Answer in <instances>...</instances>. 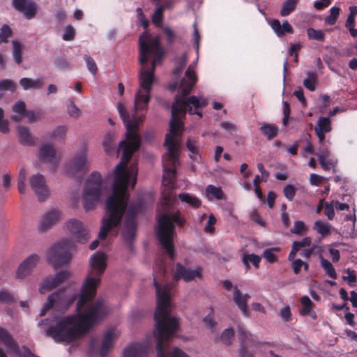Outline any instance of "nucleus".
I'll return each mask as SVG.
<instances>
[{
	"instance_id": "obj_1",
	"label": "nucleus",
	"mask_w": 357,
	"mask_h": 357,
	"mask_svg": "<svg viewBox=\"0 0 357 357\" xmlns=\"http://www.w3.org/2000/svg\"><path fill=\"white\" fill-rule=\"evenodd\" d=\"M139 89L134 100V111L130 113L126 105L118 102L116 109L126 128V138L119 144L123 149L121 162L116 165L113 183V192L107 198L106 213L102 221H121L128 205V188L131 183L133 188L137 179V168L135 165L128 168L127 165L132 154L139 149L140 137L137 133L144 115L137 112L148 109L152 86L156 82L154 75L155 66L160 62L165 52L158 36H152L146 31L139 37Z\"/></svg>"
},
{
	"instance_id": "obj_2",
	"label": "nucleus",
	"mask_w": 357,
	"mask_h": 357,
	"mask_svg": "<svg viewBox=\"0 0 357 357\" xmlns=\"http://www.w3.org/2000/svg\"><path fill=\"white\" fill-rule=\"evenodd\" d=\"M195 68V65L192 63L186 70L179 84V95L176 96L172 107L169 132L166 135L165 140L167 153L162 158V183L166 189L162 192L161 205L163 213L158 218L156 231L158 238H174L176 236L174 223L179 227H183L185 224V220L178 212L169 213L166 208L176 201L172 189L174 188L175 167L178 165V150L183 128L182 118L187 111L190 114H197L202 117V110L207 105L206 100L202 96H192L186 98V96L190 93L197 81Z\"/></svg>"
},
{
	"instance_id": "obj_3",
	"label": "nucleus",
	"mask_w": 357,
	"mask_h": 357,
	"mask_svg": "<svg viewBox=\"0 0 357 357\" xmlns=\"http://www.w3.org/2000/svg\"><path fill=\"white\" fill-rule=\"evenodd\" d=\"M106 255L96 252L90 258L88 276L78 295L76 313L56 317L45 333L56 342L70 344L80 340L102 317L109 312L102 302L94 301L100 276L107 266Z\"/></svg>"
},
{
	"instance_id": "obj_4",
	"label": "nucleus",
	"mask_w": 357,
	"mask_h": 357,
	"mask_svg": "<svg viewBox=\"0 0 357 357\" xmlns=\"http://www.w3.org/2000/svg\"><path fill=\"white\" fill-rule=\"evenodd\" d=\"M157 308L155 313V329L153 332L156 340L157 357H190L178 347L168 350V341L174 335L179 327L178 319L170 315L171 296L169 284L159 285L155 281Z\"/></svg>"
},
{
	"instance_id": "obj_5",
	"label": "nucleus",
	"mask_w": 357,
	"mask_h": 357,
	"mask_svg": "<svg viewBox=\"0 0 357 357\" xmlns=\"http://www.w3.org/2000/svg\"><path fill=\"white\" fill-rule=\"evenodd\" d=\"M105 190L101 175L97 172L91 173L85 183L82 195V205L85 211H89L96 207Z\"/></svg>"
},
{
	"instance_id": "obj_6",
	"label": "nucleus",
	"mask_w": 357,
	"mask_h": 357,
	"mask_svg": "<svg viewBox=\"0 0 357 357\" xmlns=\"http://www.w3.org/2000/svg\"><path fill=\"white\" fill-rule=\"evenodd\" d=\"M90 165L89 146L84 143L64 164L63 174L68 177L79 178L89 171Z\"/></svg>"
},
{
	"instance_id": "obj_7",
	"label": "nucleus",
	"mask_w": 357,
	"mask_h": 357,
	"mask_svg": "<svg viewBox=\"0 0 357 357\" xmlns=\"http://www.w3.org/2000/svg\"><path fill=\"white\" fill-rule=\"evenodd\" d=\"M77 297V294L70 289H61L53 292L48 296L47 301L43 305L40 315L44 316L50 309L58 312H65L70 308Z\"/></svg>"
},
{
	"instance_id": "obj_8",
	"label": "nucleus",
	"mask_w": 357,
	"mask_h": 357,
	"mask_svg": "<svg viewBox=\"0 0 357 357\" xmlns=\"http://www.w3.org/2000/svg\"><path fill=\"white\" fill-rule=\"evenodd\" d=\"M73 243L70 240H63L52 245L47 252V260L56 268L68 264L71 259Z\"/></svg>"
},
{
	"instance_id": "obj_9",
	"label": "nucleus",
	"mask_w": 357,
	"mask_h": 357,
	"mask_svg": "<svg viewBox=\"0 0 357 357\" xmlns=\"http://www.w3.org/2000/svg\"><path fill=\"white\" fill-rule=\"evenodd\" d=\"M62 212L57 208H51L40 216L37 229L39 233H45L58 225L62 220Z\"/></svg>"
},
{
	"instance_id": "obj_10",
	"label": "nucleus",
	"mask_w": 357,
	"mask_h": 357,
	"mask_svg": "<svg viewBox=\"0 0 357 357\" xmlns=\"http://www.w3.org/2000/svg\"><path fill=\"white\" fill-rule=\"evenodd\" d=\"M0 340L3 342L8 350L16 357H40L36 356L26 347H20L10 333L2 328H0Z\"/></svg>"
},
{
	"instance_id": "obj_11",
	"label": "nucleus",
	"mask_w": 357,
	"mask_h": 357,
	"mask_svg": "<svg viewBox=\"0 0 357 357\" xmlns=\"http://www.w3.org/2000/svg\"><path fill=\"white\" fill-rule=\"evenodd\" d=\"M64 227L77 242L84 243L89 238V231L77 219L72 218L68 220L65 223Z\"/></svg>"
},
{
	"instance_id": "obj_12",
	"label": "nucleus",
	"mask_w": 357,
	"mask_h": 357,
	"mask_svg": "<svg viewBox=\"0 0 357 357\" xmlns=\"http://www.w3.org/2000/svg\"><path fill=\"white\" fill-rule=\"evenodd\" d=\"M37 157L40 162L50 164L54 168L59 165L61 160L54 145L50 143L43 144L40 146Z\"/></svg>"
},
{
	"instance_id": "obj_13",
	"label": "nucleus",
	"mask_w": 357,
	"mask_h": 357,
	"mask_svg": "<svg viewBox=\"0 0 357 357\" xmlns=\"http://www.w3.org/2000/svg\"><path fill=\"white\" fill-rule=\"evenodd\" d=\"M70 273L68 271H62L53 275L44 278L39 287V292L44 294L47 291L57 287L69 278Z\"/></svg>"
},
{
	"instance_id": "obj_14",
	"label": "nucleus",
	"mask_w": 357,
	"mask_h": 357,
	"mask_svg": "<svg viewBox=\"0 0 357 357\" xmlns=\"http://www.w3.org/2000/svg\"><path fill=\"white\" fill-rule=\"evenodd\" d=\"M137 211V210L131 205L126 213L121 233L123 241L127 243H130L135 235L136 223L135 220V215Z\"/></svg>"
},
{
	"instance_id": "obj_15",
	"label": "nucleus",
	"mask_w": 357,
	"mask_h": 357,
	"mask_svg": "<svg viewBox=\"0 0 357 357\" xmlns=\"http://www.w3.org/2000/svg\"><path fill=\"white\" fill-rule=\"evenodd\" d=\"M29 183L39 201L47 199L50 195V190L44 176L40 174H33L29 178Z\"/></svg>"
},
{
	"instance_id": "obj_16",
	"label": "nucleus",
	"mask_w": 357,
	"mask_h": 357,
	"mask_svg": "<svg viewBox=\"0 0 357 357\" xmlns=\"http://www.w3.org/2000/svg\"><path fill=\"white\" fill-rule=\"evenodd\" d=\"M40 261V257L36 254H31L24 259L19 265L16 271V278L23 280L29 276Z\"/></svg>"
},
{
	"instance_id": "obj_17",
	"label": "nucleus",
	"mask_w": 357,
	"mask_h": 357,
	"mask_svg": "<svg viewBox=\"0 0 357 357\" xmlns=\"http://www.w3.org/2000/svg\"><path fill=\"white\" fill-rule=\"evenodd\" d=\"M151 347L149 341L130 344L123 350V357H146Z\"/></svg>"
},
{
	"instance_id": "obj_18",
	"label": "nucleus",
	"mask_w": 357,
	"mask_h": 357,
	"mask_svg": "<svg viewBox=\"0 0 357 357\" xmlns=\"http://www.w3.org/2000/svg\"><path fill=\"white\" fill-rule=\"evenodd\" d=\"M241 338L242 340L241 357H254L250 351H255L260 344L257 337L243 331L241 334Z\"/></svg>"
},
{
	"instance_id": "obj_19",
	"label": "nucleus",
	"mask_w": 357,
	"mask_h": 357,
	"mask_svg": "<svg viewBox=\"0 0 357 357\" xmlns=\"http://www.w3.org/2000/svg\"><path fill=\"white\" fill-rule=\"evenodd\" d=\"M202 277V269L196 268L195 269H190L183 266L181 264L176 265L174 278L176 280L183 279L184 281L188 282L195 280V278H200Z\"/></svg>"
},
{
	"instance_id": "obj_20",
	"label": "nucleus",
	"mask_w": 357,
	"mask_h": 357,
	"mask_svg": "<svg viewBox=\"0 0 357 357\" xmlns=\"http://www.w3.org/2000/svg\"><path fill=\"white\" fill-rule=\"evenodd\" d=\"M119 335L120 332L116 328H109L105 331L100 349L101 356H105L112 349L114 342Z\"/></svg>"
},
{
	"instance_id": "obj_21",
	"label": "nucleus",
	"mask_w": 357,
	"mask_h": 357,
	"mask_svg": "<svg viewBox=\"0 0 357 357\" xmlns=\"http://www.w3.org/2000/svg\"><path fill=\"white\" fill-rule=\"evenodd\" d=\"M250 298V296L249 294H243L236 287H234L233 294L234 301L242 313L246 317L248 316V301Z\"/></svg>"
},
{
	"instance_id": "obj_22",
	"label": "nucleus",
	"mask_w": 357,
	"mask_h": 357,
	"mask_svg": "<svg viewBox=\"0 0 357 357\" xmlns=\"http://www.w3.org/2000/svg\"><path fill=\"white\" fill-rule=\"evenodd\" d=\"M26 112V104L23 101H17L12 107L10 119L20 122L25 117Z\"/></svg>"
},
{
	"instance_id": "obj_23",
	"label": "nucleus",
	"mask_w": 357,
	"mask_h": 357,
	"mask_svg": "<svg viewBox=\"0 0 357 357\" xmlns=\"http://www.w3.org/2000/svg\"><path fill=\"white\" fill-rule=\"evenodd\" d=\"M16 133L20 144L27 146L34 144V139L26 127L18 126L16 129Z\"/></svg>"
},
{
	"instance_id": "obj_24",
	"label": "nucleus",
	"mask_w": 357,
	"mask_h": 357,
	"mask_svg": "<svg viewBox=\"0 0 357 357\" xmlns=\"http://www.w3.org/2000/svg\"><path fill=\"white\" fill-rule=\"evenodd\" d=\"M271 25L278 36H282L284 33H293V28L287 20L284 21L282 24H281L279 20H274L271 23Z\"/></svg>"
},
{
	"instance_id": "obj_25",
	"label": "nucleus",
	"mask_w": 357,
	"mask_h": 357,
	"mask_svg": "<svg viewBox=\"0 0 357 357\" xmlns=\"http://www.w3.org/2000/svg\"><path fill=\"white\" fill-rule=\"evenodd\" d=\"M260 126V130L268 139H272L278 135L279 129L275 124L262 123Z\"/></svg>"
},
{
	"instance_id": "obj_26",
	"label": "nucleus",
	"mask_w": 357,
	"mask_h": 357,
	"mask_svg": "<svg viewBox=\"0 0 357 357\" xmlns=\"http://www.w3.org/2000/svg\"><path fill=\"white\" fill-rule=\"evenodd\" d=\"M206 195L209 200L225 199V196L221 188L209 185L206 188Z\"/></svg>"
},
{
	"instance_id": "obj_27",
	"label": "nucleus",
	"mask_w": 357,
	"mask_h": 357,
	"mask_svg": "<svg viewBox=\"0 0 357 357\" xmlns=\"http://www.w3.org/2000/svg\"><path fill=\"white\" fill-rule=\"evenodd\" d=\"M22 43L18 40H13L12 41V55L17 64H20L22 61Z\"/></svg>"
},
{
	"instance_id": "obj_28",
	"label": "nucleus",
	"mask_w": 357,
	"mask_h": 357,
	"mask_svg": "<svg viewBox=\"0 0 357 357\" xmlns=\"http://www.w3.org/2000/svg\"><path fill=\"white\" fill-rule=\"evenodd\" d=\"M313 229L322 236H326L331 234L333 227L328 222L317 220L314 224Z\"/></svg>"
},
{
	"instance_id": "obj_29",
	"label": "nucleus",
	"mask_w": 357,
	"mask_h": 357,
	"mask_svg": "<svg viewBox=\"0 0 357 357\" xmlns=\"http://www.w3.org/2000/svg\"><path fill=\"white\" fill-rule=\"evenodd\" d=\"M20 83L24 90L40 89L43 84L40 79H32L26 77L21 79Z\"/></svg>"
},
{
	"instance_id": "obj_30",
	"label": "nucleus",
	"mask_w": 357,
	"mask_h": 357,
	"mask_svg": "<svg viewBox=\"0 0 357 357\" xmlns=\"http://www.w3.org/2000/svg\"><path fill=\"white\" fill-rule=\"evenodd\" d=\"M299 0H286L282 5L280 15L283 17L288 16L294 12Z\"/></svg>"
},
{
	"instance_id": "obj_31",
	"label": "nucleus",
	"mask_w": 357,
	"mask_h": 357,
	"mask_svg": "<svg viewBox=\"0 0 357 357\" xmlns=\"http://www.w3.org/2000/svg\"><path fill=\"white\" fill-rule=\"evenodd\" d=\"M178 197L182 202H185L194 208L199 207L202 204L198 197L188 193L180 194Z\"/></svg>"
},
{
	"instance_id": "obj_32",
	"label": "nucleus",
	"mask_w": 357,
	"mask_h": 357,
	"mask_svg": "<svg viewBox=\"0 0 357 357\" xmlns=\"http://www.w3.org/2000/svg\"><path fill=\"white\" fill-rule=\"evenodd\" d=\"M66 109L69 116L74 119H78L82 115V110L71 100H68Z\"/></svg>"
},
{
	"instance_id": "obj_33",
	"label": "nucleus",
	"mask_w": 357,
	"mask_h": 357,
	"mask_svg": "<svg viewBox=\"0 0 357 357\" xmlns=\"http://www.w3.org/2000/svg\"><path fill=\"white\" fill-rule=\"evenodd\" d=\"M114 139L115 136L112 133H107L104 137L102 145L105 151L109 155L111 154L114 150Z\"/></svg>"
},
{
	"instance_id": "obj_34",
	"label": "nucleus",
	"mask_w": 357,
	"mask_h": 357,
	"mask_svg": "<svg viewBox=\"0 0 357 357\" xmlns=\"http://www.w3.org/2000/svg\"><path fill=\"white\" fill-rule=\"evenodd\" d=\"M242 259L247 269L250 268V263L252 264L255 268H258L261 261V257L255 254H245L243 256Z\"/></svg>"
},
{
	"instance_id": "obj_35",
	"label": "nucleus",
	"mask_w": 357,
	"mask_h": 357,
	"mask_svg": "<svg viewBox=\"0 0 357 357\" xmlns=\"http://www.w3.org/2000/svg\"><path fill=\"white\" fill-rule=\"evenodd\" d=\"M22 13H23L24 16L26 19L29 20L33 18L37 13L36 4L31 0L25 6V8L22 10Z\"/></svg>"
},
{
	"instance_id": "obj_36",
	"label": "nucleus",
	"mask_w": 357,
	"mask_h": 357,
	"mask_svg": "<svg viewBox=\"0 0 357 357\" xmlns=\"http://www.w3.org/2000/svg\"><path fill=\"white\" fill-rule=\"evenodd\" d=\"M321 265L324 269L326 273L331 278L335 279L337 278V273L331 263L327 260L321 257Z\"/></svg>"
},
{
	"instance_id": "obj_37",
	"label": "nucleus",
	"mask_w": 357,
	"mask_h": 357,
	"mask_svg": "<svg viewBox=\"0 0 357 357\" xmlns=\"http://www.w3.org/2000/svg\"><path fill=\"white\" fill-rule=\"evenodd\" d=\"M26 172L25 169L22 168L20 171L18 179H17V188L20 194H24L26 192Z\"/></svg>"
},
{
	"instance_id": "obj_38",
	"label": "nucleus",
	"mask_w": 357,
	"mask_h": 357,
	"mask_svg": "<svg viewBox=\"0 0 357 357\" xmlns=\"http://www.w3.org/2000/svg\"><path fill=\"white\" fill-rule=\"evenodd\" d=\"M315 130L329 132L331 130V123L328 118L321 117L317 121V127Z\"/></svg>"
},
{
	"instance_id": "obj_39",
	"label": "nucleus",
	"mask_w": 357,
	"mask_h": 357,
	"mask_svg": "<svg viewBox=\"0 0 357 357\" xmlns=\"http://www.w3.org/2000/svg\"><path fill=\"white\" fill-rule=\"evenodd\" d=\"M187 148L192 154L195 155L194 157L192 155H190V158L193 160H197L199 156V147L197 145V142L194 139H188L187 141Z\"/></svg>"
},
{
	"instance_id": "obj_40",
	"label": "nucleus",
	"mask_w": 357,
	"mask_h": 357,
	"mask_svg": "<svg viewBox=\"0 0 357 357\" xmlns=\"http://www.w3.org/2000/svg\"><path fill=\"white\" fill-rule=\"evenodd\" d=\"M234 337V331L231 328L225 329L221 334L220 340L226 345L231 344Z\"/></svg>"
},
{
	"instance_id": "obj_41",
	"label": "nucleus",
	"mask_w": 357,
	"mask_h": 357,
	"mask_svg": "<svg viewBox=\"0 0 357 357\" xmlns=\"http://www.w3.org/2000/svg\"><path fill=\"white\" fill-rule=\"evenodd\" d=\"M340 8L338 7H333L330 10V15L326 17L325 22L329 25H333L340 15Z\"/></svg>"
},
{
	"instance_id": "obj_42",
	"label": "nucleus",
	"mask_w": 357,
	"mask_h": 357,
	"mask_svg": "<svg viewBox=\"0 0 357 357\" xmlns=\"http://www.w3.org/2000/svg\"><path fill=\"white\" fill-rule=\"evenodd\" d=\"M165 10V7L162 6H158L152 15V22L156 26H160L162 22L163 19V11Z\"/></svg>"
},
{
	"instance_id": "obj_43",
	"label": "nucleus",
	"mask_w": 357,
	"mask_h": 357,
	"mask_svg": "<svg viewBox=\"0 0 357 357\" xmlns=\"http://www.w3.org/2000/svg\"><path fill=\"white\" fill-rule=\"evenodd\" d=\"M27 121L30 123L40 121L43 119V115L39 112H35L33 110H26L25 117Z\"/></svg>"
},
{
	"instance_id": "obj_44",
	"label": "nucleus",
	"mask_w": 357,
	"mask_h": 357,
	"mask_svg": "<svg viewBox=\"0 0 357 357\" xmlns=\"http://www.w3.org/2000/svg\"><path fill=\"white\" fill-rule=\"evenodd\" d=\"M291 267L295 274H299L302 267H303V269L307 271L309 266L308 264L304 262L303 260L297 259L292 261Z\"/></svg>"
},
{
	"instance_id": "obj_45",
	"label": "nucleus",
	"mask_w": 357,
	"mask_h": 357,
	"mask_svg": "<svg viewBox=\"0 0 357 357\" xmlns=\"http://www.w3.org/2000/svg\"><path fill=\"white\" fill-rule=\"evenodd\" d=\"M12 33V29L8 25H3L0 29V43H7Z\"/></svg>"
},
{
	"instance_id": "obj_46",
	"label": "nucleus",
	"mask_w": 357,
	"mask_h": 357,
	"mask_svg": "<svg viewBox=\"0 0 357 357\" xmlns=\"http://www.w3.org/2000/svg\"><path fill=\"white\" fill-rule=\"evenodd\" d=\"M301 314L302 315H307V313L312 310L313 303L307 296H303L301 298Z\"/></svg>"
},
{
	"instance_id": "obj_47",
	"label": "nucleus",
	"mask_w": 357,
	"mask_h": 357,
	"mask_svg": "<svg viewBox=\"0 0 357 357\" xmlns=\"http://www.w3.org/2000/svg\"><path fill=\"white\" fill-rule=\"evenodd\" d=\"M317 76L313 73H307V77L304 79L303 84L309 90L313 91L315 90V84Z\"/></svg>"
},
{
	"instance_id": "obj_48",
	"label": "nucleus",
	"mask_w": 357,
	"mask_h": 357,
	"mask_svg": "<svg viewBox=\"0 0 357 357\" xmlns=\"http://www.w3.org/2000/svg\"><path fill=\"white\" fill-rule=\"evenodd\" d=\"M67 130V126H59L53 130L52 136L56 139H64Z\"/></svg>"
},
{
	"instance_id": "obj_49",
	"label": "nucleus",
	"mask_w": 357,
	"mask_h": 357,
	"mask_svg": "<svg viewBox=\"0 0 357 357\" xmlns=\"http://www.w3.org/2000/svg\"><path fill=\"white\" fill-rule=\"evenodd\" d=\"M307 34L309 38L317 40H323L324 38V33L320 30H316L312 28H308L307 29Z\"/></svg>"
},
{
	"instance_id": "obj_50",
	"label": "nucleus",
	"mask_w": 357,
	"mask_h": 357,
	"mask_svg": "<svg viewBox=\"0 0 357 357\" xmlns=\"http://www.w3.org/2000/svg\"><path fill=\"white\" fill-rule=\"evenodd\" d=\"M75 29L70 24L67 25L63 30V39L64 40H73L75 36Z\"/></svg>"
},
{
	"instance_id": "obj_51",
	"label": "nucleus",
	"mask_w": 357,
	"mask_h": 357,
	"mask_svg": "<svg viewBox=\"0 0 357 357\" xmlns=\"http://www.w3.org/2000/svg\"><path fill=\"white\" fill-rule=\"evenodd\" d=\"M307 231V227L303 221H296L291 232L295 234H303Z\"/></svg>"
},
{
	"instance_id": "obj_52",
	"label": "nucleus",
	"mask_w": 357,
	"mask_h": 357,
	"mask_svg": "<svg viewBox=\"0 0 357 357\" xmlns=\"http://www.w3.org/2000/svg\"><path fill=\"white\" fill-rule=\"evenodd\" d=\"M9 122L4 119V111L0 108V132L6 134L9 132Z\"/></svg>"
},
{
	"instance_id": "obj_53",
	"label": "nucleus",
	"mask_w": 357,
	"mask_h": 357,
	"mask_svg": "<svg viewBox=\"0 0 357 357\" xmlns=\"http://www.w3.org/2000/svg\"><path fill=\"white\" fill-rule=\"evenodd\" d=\"M216 223V218L213 214L208 216V221L204 230L206 233H213L215 230V225Z\"/></svg>"
},
{
	"instance_id": "obj_54",
	"label": "nucleus",
	"mask_w": 357,
	"mask_h": 357,
	"mask_svg": "<svg viewBox=\"0 0 357 357\" xmlns=\"http://www.w3.org/2000/svg\"><path fill=\"white\" fill-rule=\"evenodd\" d=\"M15 88V83L10 79H3L0 82V90H10L13 91Z\"/></svg>"
},
{
	"instance_id": "obj_55",
	"label": "nucleus",
	"mask_w": 357,
	"mask_h": 357,
	"mask_svg": "<svg viewBox=\"0 0 357 357\" xmlns=\"http://www.w3.org/2000/svg\"><path fill=\"white\" fill-rule=\"evenodd\" d=\"M84 59L86 61L88 70L93 74L95 75L97 72V66L94 60L89 56L85 55Z\"/></svg>"
},
{
	"instance_id": "obj_56",
	"label": "nucleus",
	"mask_w": 357,
	"mask_h": 357,
	"mask_svg": "<svg viewBox=\"0 0 357 357\" xmlns=\"http://www.w3.org/2000/svg\"><path fill=\"white\" fill-rule=\"evenodd\" d=\"M204 323L206 328L211 330V333H216L217 322L211 316H207L204 319Z\"/></svg>"
},
{
	"instance_id": "obj_57",
	"label": "nucleus",
	"mask_w": 357,
	"mask_h": 357,
	"mask_svg": "<svg viewBox=\"0 0 357 357\" xmlns=\"http://www.w3.org/2000/svg\"><path fill=\"white\" fill-rule=\"evenodd\" d=\"M280 315L281 318L285 321H289L291 319V313L289 305H285L280 310Z\"/></svg>"
},
{
	"instance_id": "obj_58",
	"label": "nucleus",
	"mask_w": 357,
	"mask_h": 357,
	"mask_svg": "<svg viewBox=\"0 0 357 357\" xmlns=\"http://www.w3.org/2000/svg\"><path fill=\"white\" fill-rule=\"evenodd\" d=\"M334 207L333 202L331 203H325L324 213L329 220H332L334 218Z\"/></svg>"
},
{
	"instance_id": "obj_59",
	"label": "nucleus",
	"mask_w": 357,
	"mask_h": 357,
	"mask_svg": "<svg viewBox=\"0 0 357 357\" xmlns=\"http://www.w3.org/2000/svg\"><path fill=\"white\" fill-rule=\"evenodd\" d=\"M321 167L324 170H329L331 168H334L335 166V161L331 159L330 158L324 160H319Z\"/></svg>"
},
{
	"instance_id": "obj_60",
	"label": "nucleus",
	"mask_w": 357,
	"mask_h": 357,
	"mask_svg": "<svg viewBox=\"0 0 357 357\" xmlns=\"http://www.w3.org/2000/svg\"><path fill=\"white\" fill-rule=\"evenodd\" d=\"M30 1L31 0H12V4L17 10L22 12Z\"/></svg>"
},
{
	"instance_id": "obj_61",
	"label": "nucleus",
	"mask_w": 357,
	"mask_h": 357,
	"mask_svg": "<svg viewBox=\"0 0 357 357\" xmlns=\"http://www.w3.org/2000/svg\"><path fill=\"white\" fill-rule=\"evenodd\" d=\"M312 240L310 237H305L301 241H294L293 245L298 248V250L302 248L308 247L311 245Z\"/></svg>"
},
{
	"instance_id": "obj_62",
	"label": "nucleus",
	"mask_w": 357,
	"mask_h": 357,
	"mask_svg": "<svg viewBox=\"0 0 357 357\" xmlns=\"http://www.w3.org/2000/svg\"><path fill=\"white\" fill-rule=\"evenodd\" d=\"M295 188L291 185H288L284 188V195L289 200H292L295 196Z\"/></svg>"
},
{
	"instance_id": "obj_63",
	"label": "nucleus",
	"mask_w": 357,
	"mask_h": 357,
	"mask_svg": "<svg viewBox=\"0 0 357 357\" xmlns=\"http://www.w3.org/2000/svg\"><path fill=\"white\" fill-rule=\"evenodd\" d=\"M137 13L138 20L140 22V24L146 29L149 24V22L146 19L144 15L143 14L142 9L141 8H137Z\"/></svg>"
},
{
	"instance_id": "obj_64",
	"label": "nucleus",
	"mask_w": 357,
	"mask_h": 357,
	"mask_svg": "<svg viewBox=\"0 0 357 357\" xmlns=\"http://www.w3.org/2000/svg\"><path fill=\"white\" fill-rule=\"evenodd\" d=\"M187 60H188V56H187L186 54L183 53L178 59V66L174 70V74H178L182 70V68L185 65Z\"/></svg>"
}]
</instances>
